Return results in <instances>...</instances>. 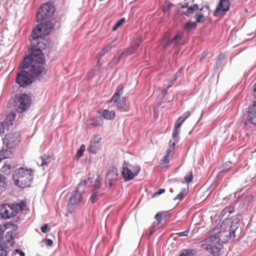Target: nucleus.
<instances>
[{"label":"nucleus","instance_id":"58","mask_svg":"<svg viewBox=\"0 0 256 256\" xmlns=\"http://www.w3.org/2000/svg\"><path fill=\"white\" fill-rule=\"evenodd\" d=\"M254 94L255 96L256 97V84L254 85Z\"/></svg>","mask_w":256,"mask_h":256},{"label":"nucleus","instance_id":"54","mask_svg":"<svg viewBox=\"0 0 256 256\" xmlns=\"http://www.w3.org/2000/svg\"><path fill=\"white\" fill-rule=\"evenodd\" d=\"M16 252L19 254L20 256H24L25 254L24 252L22 250H20L19 249H16Z\"/></svg>","mask_w":256,"mask_h":256},{"label":"nucleus","instance_id":"35","mask_svg":"<svg viewBox=\"0 0 256 256\" xmlns=\"http://www.w3.org/2000/svg\"><path fill=\"white\" fill-rule=\"evenodd\" d=\"M10 168V164L8 163H5L2 168V172L5 174H9L11 172Z\"/></svg>","mask_w":256,"mask_h":256},{"label":"nucleus","instance_id":"9","mask_svg":"<svg viewBox=\"0 0 256 256\" xmlns=\"http://www.w3.org/2000/svg\"><path fill=\"white\" fill-rule=\"evenodd\" d=\"M127 166H124L122 170V175L125 181H128L132 180L136 176L140 170V167L139 165L132 166L128 164Z\"/></svg>","mask_w":256,"mask_h":256},{"label":"nucleus","instance_id":"14","mask_svg":"<svg viewBox=\"0 0 256 256\" xmlns=\"http://www.w3.org/2000/svg\"><path fill=\"white\" fill-rule=\"evenodd\" d=\"M206 244H203L201 247L208 252L213 256H218L220 252V248L216 246L218 243L213 242H206Z\"/></svg>","mask_w":256,"mask_h":256},{"label":"nucleus","instance_id":"45","mask_svg":"<svg viewBox=\"0 0 256 256\" xmlns=\"http://www.w3.org/2000/svg\"><path fill=\"white\" fill-rule=\"evenodd\" d=\"M85 150V146L84 144H82L80 149L78 150L76 156H81L83 154V152Z\"/></svg>","mask_w":256,"mask_h":256},{"label":"nucleus","instance_id":"48","mask_svg":"<svg viewBox=\"0 0 256 256\" xmlns=\"http://www.w3.org/2000/svg\"><path fill=\"white\" fill-rule=\"evenodd\" d=\"M165 192V190L164 188H160L157 192H156L153 195L154 196H158L164 193Z\"/></svg>","mask_w":256,"mask_h":256},{"label":"nucleus","instance_id":"36","mask_svg":"<svg viewBox=\"0 0 256 256\" xmlns=\"http://www.w3.org/2000/svg\"><path fill=\"white\" fill-rule=\"evenodd\" d=\"M194 251V250L192 249L183 250L178 256H190Z\"/></svg>","mask_w":256,"mask_h":256},{"label":"nucleus","instance_id":"8","mask_svg":"<svg viewBox=\"0 0 256 256\" xmlns=\"http://www.w3.org/2000/svg\"><path fill=\"white\" fill-rule=\"evenodd\" d=\"M30 104L31 99L30 96L26 94H23L18 98L15 106L18 112L22 113L30 107Z\"/></svg>","mask_w":256,"mask_h":256},{"label":"nucleus","instance_id":"22","mask_svg":"<svg viewBox=\"0 0 256 256\" xmlns=\"http://www.w3.org/2000/svg\"><path fill=\"white\" fill-rule=\"evenodd\" d=\"M128 52H124L121 54L120 55L118 56H115L114 58L112 60V61L109 63V64L111 66H112L118 64L120 62V60L122 58H123V57L126 58L127 56H126V54Z\"/></svg>","mask_w":256,"mask_h":256},{"label":"nucleus","instance_id":"49","mask_svg":"<svg viewBox=\"0 0 256 256\" xmlns=\"http://www.w3.org/2000/svg\"><path fill=\"white\" fill-rule=\"evenodd\" d=\"M100 182L98 179H96L95 180V184H94V189H96V191H98V190L100 188Z\"/></svg>","mask_w":256,"mask_h":256},{"label":"nucleus","instance_id":"18","mask_svg":"<svg viewBox=\"0 0 256 256\" xmlns=\"http://www.w3.org/2000/svg\"><path fill=\"white\" fill-rule=\"evenodd\" d=\"M123 94V86L119 85L116 88L114 96L111 98V102L114 103V105L117 104L120 100V96Z\"/></svg>","mask_w":256,"mask_h":256},{"label":"nucleus","instance_id":"43","mask_svg":"<svg viewBox=\"0 0 256 256\" xmlns=\"http://www.w3.org/2000/svg\"><path fill=\"white\" fill-rule=\"evenodd\" d=\"M190 115V111H187L183 114L179 118L181 120H182L183 122H184L185 120L188 118Z\"/></svg>","mask_w":256,"mask_h":256},{"label":"nucleus","instance_id":"28","mask_svg":"<svg viewBox=\"0 0 256 256\" xmlns=\"http://www.w3.org/2000/svg\"><path fill=\"white\" fill-rule=\"evenodd\" d=\"M188 192V189L184 188L180 193L174 198V200H181L187 194Z\"/></svg>","mask_w":256,"mask_h":256},{"label":"nucleus","instance_id":"10","mask_svg":"<svg viewBox=\"0 0 256 256\" xmlns=\"http://www.w3.org/2000/svg\"><path fill=\"white\" fill-rule=\"evenodd\" d=\"M6 227L0 224V256H6V250L2 246V244L10 242L12 240V232H7L5 236L4 233Z\"/></svg>","mask_w":256,"mask_h":256},{"label":"nucleus","instance_id":"51","mask_svg":"<svg viewBox=\"0 0 256 256\" xmlns=\"http://www.w3.org/2000/svg\"><path fill=\"white\" fill-rule=\"evenodd\" d=\"M4 126L3 122H0V134L4 133Z\"/></svg>","mask_w":256,"mask_h":256},{"label":"nucleus","instance_id":"20","mask_svg":"<svg viewBox=\"0 0 256 256\" xmlns=\"http://www.w3.org/2000/svg\"><path fill=\"white\" fill-rule=\"evenodd\" d=\"M198 10H199L200 11H202L203 8L199 9L198 6L197 4H194L188 7L186 11L183 12L182 14L189 17L192 16L194 12Z\"/></svg>","mask_w":256,"mask_h":256},{"label":"nucleus","instance_id":"32","mask_svg":"<svg viewBox=\"0 0 256 256\" xmlns=\"http://www.w3.org/2000/svg\"><path fill=\"white\" fill-rule=\"evenodd\" d=\"M196 22H188L184 26V30L186 31H190L196 27Z\"/></svg>","mask_w":256,"mask_h":256},{"label":"nucleus","instance_id":"4","mask_svg":"<svg viewBox=\"0 0 256 256\" xmlns=\"http://www.w3.org/2000/svg\"><path fill=\"white\" fill-rule=\"evenodd\" d=\"M34 176V170L31 168L20 167L13 173V178L16 186L20 188L30 186Z\"/></svg>","mask_w":256,"mask_h":256},{"label":"nucleus","instance_id":"53","mask_svg":"<svg viewBox=\"0 0 256 256\" xmlns=\"http://www.w3.org/2000/svg\"><path fill=\"white\" fill-rule=\"evenodd\" d=\"M250 171L253 174H256V164L253 166L250 170Z\"/></svg>","mask_w":256,"mask_h":256},{"label":"nucleus","instance_id":"5","mask_svg":"<svg viewBox=\"0 0 256 256\" xmlns=\"http://www.w3.org/2000/svg\"><path fill=\"white\" fill-rule=\"evenodd\" d=\"M26 204L23 202L17 204H4L0 208V214L4 219H9L18 214L21 216L26 210Z\"/></svg>","mask_w":256,"mask_h":256},{"label":"nucleus","instance_id":"6","mask_svg":"<svg viewBox=\"0 0 256 256\" xmlns=\"http://www.w3.org/2000/svg\"><path fill=\"white\" fill-rule=\"evenodd\" d=\"M91 182L92 180L90 178H88L86 180H82L78 184L76 190L72 192L68 204V210L69 213L72 212L74 205L80 203L82 201V196L81 193L78 192V189L80 188L82 186H86Z\"/></svg>","mask_w":256,"mask_h":256},{"label":"nucleus","instance_id":"21","mask_svg":"<svg viewBox=\"0 0 256 256\" xmlns=\"http://www.w3.org/2000/svg\"><path fill=\"white\" fill-rule=\"evenodd\" d=\"M102 116L106 120H113L116 116L115 112L114 110H104L100 112Z\"/></svg>","mask_w":256,"mask_h":256},{"label":"nucleus","instance_id":"15","mask_svg":"<svg viewBox=\"0 0 256 256\" xmlns=\"http://www.w3.org/2000/svg\"><path fill=\"white\" fill-rule=\"evenodd\" d=\"M101 140L102 138L100 135H96L92 138L88 148V152L91 154H96L100 147Z\"/></svg>","mask_w":256,"mask_h":256},{"label":"nucleus","instance_id":"57","mask_svg":"<svg viewBox=\"0 0 256 256\" xmlns=\"http://www.w3.org/2000/svg\"><path fill=\"white\" fill-rule=\"evenodd\" d=\"M188 7H189L188 6V2H186L184 4L182 5V8H188Z\"/></svg>","mask_w":256,"mask_h":256},{"label":"nucleus","instance_id":"19","mask_svg":"<svg viewBox=\"0 0 256 256\" xmlns=\"http://www.w3.org/2000/svg\"><path fill=\"white\" fill-rule=\"evenodd\" d=\"M116 38H115L110 44L106 46L102 49L101 52L98 53L100 58L105 55L106 53L110 52L114 47L115 46L116 44H114L116 40Z\"/></svg>","mask_w":256,"mask_h":256},{"label":"nucleus","instance_id":"33","mask_svg":"<svg viewBox=\"0 0 256 256\" xmlns=\"http://www.w3.org/2000/svg\"><path fill=\"white\" fill-rule=\"evenodd\" d=\"M231 164H232L230 161H228L224 164L222 166V170L218 172L217 177L220 176L223 172L228 170L230 168Z\"/></svg>","mask_w":256,"mask_h":256},{"label":"nucleus","instance_id":"13","mask_svg":"<svg viewBox=\"0 0 256 256\" xmlns=\"http://www.w3.org/2000/svg\"><path fill=\"white\" fill-rule=\"evenodd\" d=\"M119 179V173L116 167H110L106 173V182L110 187L112 186L113 182H116Z\"/></svg>","mask_w":256,"mask_h":256},{"label":"nucleus","instance_id":"52","mask_svg":"<svg viewBox=\"0 0 256 256\" xmlns=\"http://www.w3.org/2000/svg\"><path fill=\"white\" fill-rule=\"evenodd\" d=\"M46 244L47 246H51L53 244V241L50 239H46Z\"/></svg>","mask_w":256,"mask_h":256},{"label":"nucleus","instance_id":"7","mask_svg":"<svg viewBox=\"0 0 256 256\" xmlns=\"http://www.w3.org/2000/svg\"><path fill=\"white\" fill-rule=\"evenodd\" d=\"M54 11V7L52 3L47 2L42 4L36 14L37 22L52 16Z\"/></svg>","mask_w":256,"mask_h":256},{"label":"nucleus","instance_id":"40","mask_svg":"<svg viewBox=\"0 0 256 256\" xmlns=\"http://www.w3.org/2000/svg\"><path fill=\"white\" fill-rule=\"evenodd\" d=\"M125 21L124 18H122L118 20L115 26L112 28V30L116 31Z\"/></svg>","mask_w":256,"mask_h":256},{"label":"nucleus","instance_id":"37","mask_svg":"<svg viewBox=\"0 0 256 256\" xmlns=\"http://www.w3.org/2000/svg\"><path fill=\"white\" fill-rule=\"evenodd\" d=\"M170 156L168 155L164 156L161 159L160 162V166H164L168 164L170 162Z\"/></svg>","mask_w":256,"mask_h":256},{"label":"nucleus","instance_id":"39","mask_svg":"<svg viewBox=\"0 0 256 256\" xmlns=\"http://www.w3.org/2000/svg\"><path fill=\"white\" fill-rule=\"evenodd\" d=\"M184 180L186 182L188 183L192 181L193 179V175L192 171H190L185 176Z\"/></svg>","mask_w":256,"mask_h":256},{"label":"nucleus","instance_id":"12","mask_svg":"<svg viewBox=\"0 0 256 256\" xmlns=\"http://www.w3.org/2000/svg\"><path fill=\"white\" fill-rule=\"evenodd\" d=\"M20 134L18 132L10 133L3 138L4 144L8 148H12L18 144L20 140Z\"/></svg>","mask_w":256,"mask_h":256},{"label":"nucleus","instance_id":"44","mask_svg":"<svg viewBox=\"0 0 256 256\" xmlns=\"http://www.w3.org/2000/svg\"><path fill=\"white\" fill-rule=\"evenodd\" d=\"M102 120L100 118H97L96 122H92L90 124L93 126H101L102 124Z\"/></svg>","mask_w":256,"mask_h":256},{"label":"nucleus","instance_id":"3","mask_svg":"<svg viewBox=\"0 0 256 256\" xmlns=\"http://www.w3.org/2000/svg\"><path fill=\"white\" fill-rule=\"evenodd\" d=\"M238 228V222L234 224L230 219L224 220L220 225V232L211 235L206 239V241L221 245L228 242L232 236L235 237V230Z\"/></svg>","mask_w":256,"mask_h":256},{"label":"nucleus","instance_id":"41","mask_svg":"<svg viewBox=\"0 0 256 256\" xmlns=\"http://www.w3.org/2000/svg\"><path fill=\"white\" fill-rule=\"evenodd\" d=\"M162 214L158 213L154 216L155 218L158 220V223L155 227V228H158L159 226L162 224Z\"/></svg>","mask_w":256,"mask_h":256},{"label":"nucleus","instance_id":"26","mask_svg":"<svg viewBox=\"0 0 256 256\" xmlns=\"http://www.w3.org/2000/svg\"><path fill=\"white\" fill-rule=\"evenodd\" d=\"M182 35L180 34H176L173 38L172 39L168 42L166 44V46H169V45H171L172 46H174L176 44V42H177V41L178 40H180L182 38Z\"/></svg>","mask_w":256,"mask_h":256},{"label":"nucleus","instance_id":"38","mask_svg":"<svg viewBox=\"0 0 256 256\" xmlns=\"http://www.w3.org/2000/svg\"><path fill=\"white\" fill-rule=\"evenodd\" d=\"M98 196V192L96 191V189H94L92 192V194L90 196V199L92 202H94L97 200V197Z\"/></svg>","mask_w":256,"mask_h":256},{"label":"nucleus","instance_id":"46","mask_svg":"<svg viewBox=\"0 0 256 256\" xmlns=\"http://www.w3.org/2000/svg\"><path fill=\"white\" fill-rule=\"evenodd\" d=\"M41 230L43 233H46L50 231V228H48V224H45L41 227Z\"/></svg>","mask_w":256,"mask_h":256},{"label":"nucleus","instance_id":"42","mask_svg":"<svg viewBox=\"0 0 256 256\" xmlns=\"http://www.w3.org/2000/svg\"><path fill=\"white\" fill-rule=\"evenodd\" d=\"M6 185V178L5 176L0 174V190L4 188Z\"/></svg>","mask_w":256,"mask_h":256},{"label":"nucleus","instance_id":"16","mask_svg":"<svg viewBox=\"0 0 256 256\" xmlns=\"http://www.w3.org/2000/svg\"><path fill=\"white\" fill-rule=\"evenodd\" d=\"M230 6V2L228 0H220L214 12V15H216L217 12H227Z\"/></svg>","mask_w":256,"mask_h":256},{"label":"nucleus","instance_id":"47","mask_svg":"<svg viewBox=\"0 0 256 256\" xmlns=\"http://www.w3.org/2000/svg\"><path fill=\"white\" fill-rule=\"evenodd\" d=\"M188 232H189V230H187L182 232H178L176 234L180 236H187Z\"/></svg>","mask_w":256,"mask_h":256},{"label":"nucleus","instance_id":"1","mask_svg":"<svg viewBox=\"0 0 256 256\" xmlns=\"http://www.w3.org/2000/svg\"><path fill=\"white\" fill-rule=\"evenodd\" d=\"M44 56L42 50H30L20 63V68L22 70L17 74V84L20 86L26 87L32 82L34 78H41L44 73Z\"/></svg>","mask_w":256,"mask_h":256},{"label":"nucleus","instance_id":"27","mask_svg":"<svg viewBox=\"0 0 256 256\" xmlns=\"http://www.w3.org/2000/svg\"><path fill=\"white\" fill-rule=\"evenodd\" d=\"M10 150L6 149H2L0 151V160L2 159L8 158L11 155Z\"/></svg>","mask_w":256,"mask_h":256},{"label":"nucleus","instance_id":"50","mask_svg":"<svg viewBox=\"0 0 256 256\" xmlns=\"http://www.w3.org/2000/svg\"><path fill=\"white\" fill-rule=\"evenodd\" d=\"M172 5V4L171 2L167 3L166 6L164 8V10H170Z\"/></svg>","mask_w":256,"mask_h":256},{"label":"nucleus","instance_id":"24","mask_svg":"<svg viewBox=\"0 0 256 256\" xmlns=\"http://www.w3.org/2000/svg\"><path fill=\"white\" fill-rule=\"evenodd\" d=\"M174 142V140H173V137H172V139L170 140V146L166 150V155H168V156H172L174 148L176 143Z\"/></svg>","mask_w":256,"mask_h":256},{"label":"nucleus","instance_id":"59","mask_svg":"<svg viewBox=\"0 0 256 256\" xmlns=\"http://www.w3.org/2000/svg\"><path fill=\"white\" fill-rule=\"evenodd\" d=\"M247 166H248L247 163L244 164V165H243V164H242V166L244 168H246Z\"/></svg>","mask_w":256,"mask_h":256},{"label":"nucleus","instance_id":"23","mask_svg":"<svg viewBox=\"0 0 256 256\" xmlns=\"http://www.w3.org/2000/svg\"><path fill=\"white\" fill-rule=\"evenodd\" d=\"M114 106H117L119 109L124 111H128V108L126 106V98H122L117 104Z\"/></svg>","mask_w":256,"mask_h":256},{"label":"nucleus","instance_id":"30","mask_svg":"<svg viewBox=\"0 0 256 256\" xmlns=\"http://www.w3.org/2000/svg\"><path fill=\"white\" fill-rule=\"evenodd\" d=\"M141 41H142V38H140V40L138 42L132 44L130 48L128 50L126 51V52H128L126 54V56H128V55L131 54L133 50H136L138 48L140 42Z\"/></svg>","mask_w":256,"mask_h":256},{"label":"nucleus","instance_id":"31","mask_svg":"<svg viewBox=\"0 0 256 256\" xmlns=\"http://www.w3.org/2000/svg\"><path fill=\"white\" fill-rule=\"evenodd\" d=\"M52 158L49 156H43L41 157V166H48L52 161Z\"/></svg>","mask_w":256,"mask_h":256},{"label":"nucleus","instance_id":"55","mask_svg":"<svg viewBox=\"0 0 256 256\" xmlns=\"http://www.w3.org/2000/svg\"><path fill=\"white\" fill-rule=\"evenodd\" d=\"M156 228H152L150 231V233L149 234H148V237H150L154 233V232L156 231Z\"/></svg>","mask_w":256,"mask_h":256},{"label":"nucleus","instance_id":"56","mask_svg":"<svg viewBox=\"0 0 256 256\" xmlns=\"http://www.w3.org/2000/svg\"><path fill=\"white\" fill-rule=\"evenodd\" d=\"M224 54H220L218 56V60L221 61L224 60Z\"/></svg>","mask_w":256,"mask_h":256},{"label":"nucleus","instance_id":"34","mask_svg":"<svg viewBox=\"0 0 256 256\" xmlns=\"http://www.w3.org/2000/svg\"><path fill=\"white\" fill-rule=\"evenodd\" d=\"M200 12L201 11H200L198 12H197L194 16V18L196 20V24L197 23H202L204 22V15Z\"/></svg>","mask_w":256,"mask_h":256},{"label":"nucleus","instance_id":"2","mask_svg":"<svg viewBox=\"0 0 256 256\" xmlns=\"http://www.w3.org/2000/svg\"><path fill=\"white\" fill-rule=\"evenodd\" d=\"M54 25L52 21L48 20L38 25L31 34V51L44 49L46 45L44 38L48 35L53 29Z\"/></svg>","mask_w":256,"mask_h":256},{"label":"nucleus","instance_id":"29","mask_svg":"<svg viewBox=\"0 0 256 256\" xmlns=\"http://www.w3.org/2000/svg\"><path fill=\"white\" fill-rule=\"evenodd\" d=\"M180 70H179L178 72L176 73L174 76L173 79L170 82V84H169L165 88L164 91V92L166 94L167 92V90L168 88H171L172 85L173 83L178 79V77L180 76Z\"/></svg>","mask_w":256,"mask_h":256},{"label":"nucleus","instance_id":"11","mask_svg":"<svg viewBox=\"0 0 256 256\" xmlns=\"http://www.w3.org/2000/svg\"><path fill=\"white\" fill-rule=\"evenodd\" d=\"M246 120L244 122V126L247 128L248 124L256 125V101L249 106L246 112Z\"/></svg>","mask_w":256,"mask_h":256},{"label":"nucleus","instance_id":"17","mask_svg":"<svg viewBox=\"0 0 256 256\" xmlns=\"http://www.w3.org/2000/svg\"><path fill=\"white\" fill-rule=\"evenodd\" d=\"M184 122L182 120H181L180 118H178L176 123L174 125V128L173 130L172 137H173V140H174V142H178L179 140V136L178 134L180 131V128L182 124Z\"/></svg>","mask_w":256,"mask_h":256},{"label":"nucleus","instance_id":"25","mask_svg":"<svg viewBox=\"0 0 256 256\" xmlns=\"http://www.w3.org/2000/svg\"><path fill=\"white\" fill-rule=\"evenodd\" d=\"M16 114L14 112H10L6 118V122L8 125H12V122L15 120Z\"/></svg>","mask_w":256,"mask_h":256}]
</instances>
